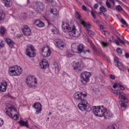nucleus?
I'll list each match as a JSON object with an SVG mask.
<instances>
[{"instance_id": "62", "label": "nucleus", "mask_w": 129, "mask_h": 129, "mask_svg": "<svg viewBox=\"0 0 129 129\" xmlns=\"http://www.w3.org/2000/svg\"><path fill=\"white\" fill-rule=\"evenodd\" d=\"M102 33H103V34H104V35H105V31L103 30V31H102Z\"/></svg>"}, {"instance_id": "12", "label": "nucleus", "mask_w": 129, "mask_h": 129, "mask_svg": "<svg viewBox=\"0 0 129 129\" xmlns=\"http://www.w3.org/2000/svg\"><path fill=\"white\" fill-rule=\"evenodd\" d=\"M61 28L63 32H64V33H69L72 29L70 25H69V22L67 21L62 22Z\"/></svg>"}, {"instance_id": "17", "label": "nucleus", "mask_w": 129, "mask_h": 129, "mask_svg": "<svg viewBox=\"0 0 129 129\" xmlns=\"http://www.w3.org/2000/svg\"><path fill=\"white\" fill-rule=\"evenodd\" d=\"M32 107H33V108H35V109L36 110V114H39V113H40L42 111V105L39 102L34 103L32 105Z\"/></svg>"}, {"instance_id": "59", "label": "nucleus", "mask_w": 129, "mask_h": 129, "mask_svg": "<svg viewBox=\"0 0 129 129\" xmlns=\"http://www.w3.org/2000/svg\"><path fill=\"white\" fill-rule=\"evenodd\" d=\"M47 3H49V4H52V3H54V0H46Z\"/></svg>"}, {"instance_id": "61", "label": "nucleus", "mask_w": 129, "mask_h": 129, "mask_svg": "<svg viewBox=\"0 0 129 129\" xmlns=\"http://www.w3.org/2000/svg\"><path fill=\"white\" fill-rule=\"evenodd\" d=\"M8 97H10V98H13V96H12V95H10V94H9V95H8Z\"/></svg>"}, {"instance_id": "36", "label": "nucleus", "mask_w": 129, "mask_h": 129, "mask_svg": "<svg viewBox=\"0 0 129 129\" xmlns=\"http://www.w3.org/2000/svg\"><path fill=\"white\" fill-rule=\"evenodd\" d=\"M5 33H6V28H5L3 26H1L0 28V34H1V35H5Z\"/></svg>"}, {"instance_id": "40", "label": "nucleus", "mask_w": 129, "mask_h": 129, "mask_svg": "<svg viewBox=\"0 0 129 129\" xmlns=\"http://www.w3.org/2000/svg\"><path fill=\"white\" fill-rule=\"evenodd\" d=\"M116 9L118 12L122 11V8H121V6H120V5L117 6L116 7Z\"/></svg>"}, {"instance_id": "22", "label": "nucleus", "mask_w": 129, "mask_h": 129, "mask_svg": "<svg viewBox=\"0 0 129 129\" xmlns=\"http://www.w3.org/2000/svg\"><path fill=\"white\" fill-rule=\"evenodd\" d=\"M6 42L9 45V48H14V46H15V42H14L13 40L9 38H6Z\"/></svg>"}, {"instance_id": "7", "label": "nucleus", "mask_w": 129, "mask_h": 129, "mask_svg": "<svg viewBox=\"0 0 129 129\" xmlns=\"http://www.w3.org/2000/svg\"><path fill=\"white\" fill-rule=\"evenodd\" d=\"M90 76H91V73L89 72L84 71L81 74L80 77L82 80L81 81L82 84L84 85L87 84L89 80H90Z\"/></svg>"}, {"instance_id": "54", "label": "nucleus", "mask_w": 129, "mask_h": 129, "mask_svg": "<svg viewBox=\"0 0 129 129\" xmlns=\"http://www.w3.org/2000/svg\"><path fill=\"white\" fill-rule=\"evenodd\" d=\"M4 124V120L2 118H0V126H2Z\"/></svg>"}, {"instance_id": "49", "label": "nucleus", "mask_w": 129, "mask_h": 129, "mask_svg": "<svg viewBox=\"0 0 129 129\" xmlns=\"http://www.w3.org/2000/svg\"><path fill=\"white\" fill-rule=\"evenodd\" d=\"M106 5L107 8H111V5L109 3V2L107 1L106 2Z\"/></svg>"}, {"instance_id": "52", "label": "nucleus", "mask_w": 129, "mask_h": 129, "mask_svg": "<svg viewBox=\"0 0 129 129\" xmlns=\"http://www.w3.org/2000/svg\"><path fill=\"white\" fill-rule=\"evenodd\" d=\"M106 129H115V127L113 125H110L108 126Z\"/></svg>"}, {"instance_id": "48", "label": "nucleus", "mask_w": 129, "mask_h": 129, "mask_svg": "<svg viewBox=\"0 0 129 129\" xmlns=\"http://www.w3.org/2000/svg\"><path fill=\"white\" fill-rule=\"evenodd\" d=\"M121 23H122V24L125 25V26H127V23H126V21H125V20H124V19H121Z\"/></svg>"}, {"instance_id": "57", "label": "nucleus", "mask_w": 129, "mask_h": 129, "mask_svg": "<svg viewBox=\"0 0 129 129\" xmlns=\"http://www.w3.org/2000/svg\"><path fill=\"white\" fill-rule=\"evenodd\" d=\"M109 77H110V78H111V79H113V80L115 79V77H114V76H113V75H110Z\"/></svg>"}, {"instance_id": "55", "label": "nucleus", "mask_w": 129, "mask_h": 129, "mask_svg": "<svg viewBox=\"0 0 129 129\" xmlns=\"http://www.w3.org/2000/svg\"><path fill=\"white\" fill-rule=\"evenodd\" d=\"M107 2H109V3H111V4H112L113 5H114L115 2L114 0H106Z\"/></svg>"}, {"instance_id": "32", "label": "nucleus", "mask_w": 129, "mask_h": 129, "mask_svg": "<svg viewBox=\"0 0 129 129\" xmlns=\"http://www.w3.org/2000/svg\"><path fill=\"white\" fill-rule=\"evenodd\" d=\"M75 18H76V19H78V20L80 21V23L83 21V20H82V19H81V16L80 15V14H79V13L76 12V14H75Z\"/></svg>"}, {"instance_id": "15", "label": "nucleus", "mask_w": 129, "mask_h": 129, "mask_svg": "<svg viewBox=\"0 0 129 129\" xmlns=\"http://www.w3.org/2000/svg\"><path fill=\"white\" fill-rule=\"evenodd\" d=\"M21 31L25 36H30L31 35V29L28 25H23L21 27Z\"/></svg>"}, {"instance_id": "60", "label": "nucleus", "mask_w": 129, "mask_h": 129, "mask_svg": "<svg viewBox=\"0 0 129 129\" xmlns=\"http://www.w3.org/2000/svg\"><path fill=\"white\" fill-rule=\"evenodd\" d=\"M117 86H118V85H117V84L116 83L113 85V88H114V89H115V88H116Z\"/></svg>"}, {"instance_id": "21", "label": "nucleus", "mask_w": 129, "mask_h": 129, "mask_svg": "<svg viewBox=\"0 0 129 129\" xmlns=\"http://www.w3.org/2000/svg\"><path fill=\"white\" fill-rule=\"evenodd\" d=\"M34 24L38 28H44L45 27V23L39 20H36Z\"/></svg>"}, {"instance_id": "1", "label": "nucleus", "mask_w": 129, "mask_h": 129, "mask_svg": "<svg viewBox=\"0 0 129 129\" xmlns=\"http://www.w3.org/2000/svg\"><path fill=\"white\" fill-rule=\"evenodd\" d=\"M6 113L9 117H11L15 120L19 118V116L17 114V109L14 108L12 105L7 104L5 108Z\"/></svg>"}, {"instance_id": "56", "label": "nucleus", "mask_w": 129, "mask_h": 129, "mask_svg": "<svg viewBox=\"0 0 129 129\" xmlns=\"http://www.w3.org/2000/svg\"><path fill=\"white\" fill-rule=\"evenodd\" d=\"M114 42L117 46H119V45H120L119 42L118 41V40H117V39H115Z\"/></svg>"}, {"instance_id": "50", "label": "nucleus", "mask_w": 129, "mask_h": 129, "mask_svg": "<svg viewBox=\"0 0 129 129\" xmlns=\"http://www.w3.org/2000/svg\"><path fill=\"white\" fill-rule=\"evenodd\" d=\"M118 40L119 41L120 43H121V44H122V45H124V41L123 40H122V39H120V38H118Z\"/></svg>"}, {"instance_id": "20", "label": "nucleus", "mask_w": 129, "mask_h": 129, "mask_svg": "<svg viewBox=\"0 0 129 129\" xmlns=\"http://www.w3.org/2000/svg\"><path fill=\"white\" fill-rule=\"evenodd\" d=\"M8 86V83L7 82L2 81L0 85L1 92H6L7 91V87Z\"/></svg>"}, {"instance_id": "51", "label": "nucleus", "mask_w": 129, "mask_h": 129, "mask_svg": "<svg viewBox=\"0 0 129 129\" xmlns=\"http://www.w3.org/2000/svg\"><path fill=\"white\" fill-rule=\"evenodd\" d=\"M98 7H99L98 4L96 3L94 5V9L95 10H97V9H98Z\"/></svg>"}, {"instance_id": "39", "label": "nucleus", "mask_w": 129, "mask_h": 129, "mask_svg": "<svg viewBox=\"0 0 129 129\" xmlns=\"http://www.w3.org/2000/svg\"><path fill=\"white\" fill-rule=\"evenodd\" d=\"M99 10L102 13H105V12H106V9L105 8H104V7H101L99 9Z\"/></svg>"}, {"instance_id": "13", "label": "nucleus", "mask_w": 129, "mask_h": 129, "mask_svg": "<svg viewBox=\"0 0 129 129\" xmlns=\"http://www.w3.org/2000/svg\"><path fill=\"white\" fill-rule=\"evenodd\" d=\"M77 51L78 53H84L85 54H90L91 53L90 50L84 47V45L82 44H79L78 46Z\"/></svg>"}, {"instance_id": "3", "label": "nucleus", "mask_w": 129, "mask_h": 129, "mask_svg": "<svg viewBox=\"0 0 129 129\" xmlns=\"http://www.w3.org/2000/svg\"><path fill=\"white\" fill-rule=\"evenodd\" d=\"M81 35V30L76 29V27L74 25L70 32L67 33L66 36L67 38L72 39L73 38H78Z\"/></svg>"}, {"instance_id": "43", "label": "nucleus", "mask_w": 129, "mask_h": 129, "mask_svg": "<svg viewBox=\"0 0 129 129\" xmlns=\"http://www.w3.org/2000/svg\"><path fill=\"white\" fill-rule=\"evenodd\" d=\"M117 87H118V88H120V89L122 91L124 90V89H125L124 86H123V85H120V84H118L117 86Z\"/></svg>"}, {"instance_id": "47", "label": "nucleus", "mask_w": 129, "mask_h": 129, "mask_svg": "<svg viewBox=\"0 0 129 129\" xmlns=\"http://www.w3.org/2000/svg\"><path fill=\"white\" fill-rule=\"evenodd\" d=\"M114 62L117 64V63L119 62V59L117 57H115L114 58Z\"/></svg>"}, {"instance_id": "10", "label": "nucleus", "mask_w": 129, "mask_h": 129, "mask_svg": "<svg viewBox=\"0 0 129 129\" xmlns=\"http://www.w3.org/2000/svg\"><path fill=\"white\" fill-rule=\"evenodd\" d=\"M74 99L75 102H80L82 100H85L84 98L87 96V94H83L81 92H77L74 94Z\"/></svg>"}, {"instance_id": "5", "label": "nucleus", "mask_w": 129, "mask_h": 129, "mask_svg": "<svg viewBox=\"0 0 129 129\" xmlns=\"http://www.w3.org/2000/svg\"><path fill=\"white\" fill-rule=\"evenodd\" d=\"M106 111V108L103 105L93 107V113L95 115L100 117L104 116Z\"/></svg>"}, {"instance_id": "6", "label": "nucleus", "mask_w": 129, "mask_h": 129, "mask_svg": "<svg viewBox=\"0 0 129 129\" xmlns=\"http://www.w3.org/2000/svg\"><path fill=\"white\" fill-rule=\"evenodd\" d=\"M29 8H30V9H33L36 12L41 14V13L44 11L45 6H44V4L42 3V2H36L32 3V4L29 6Z\"/></svg>"}, {"instance_id": "16", "label": "nucleus", "mask_w": 129, "mask_h": 129, "mask_svg": "<svg viewBox=\"0 0 129 129\" xmlns=\"http://www.w3.org/2000/svg\"><path fill=\"white\" fill-rule=\"evenodd\" d=\"M41 55L43 57H49L51 55V50L48 47H43Z\"/></svg>"}, {"instance_id": "30", "label": "nucleus", "mask_w": 129, "mask_h": 129, "mask_svg": "<svg viewBox=\"0 0 129 129\" xmlns=\"http://www.w3.org/2000/svg\"><path fill=\"white\" fill-rule=\"evenodd\" d=\"M18 122L23 126H26V127H28L29 126V122L28 121H26L25 120L21 119L20 121H19Z\"/></svg>"}, {"instance_id": "34", "label": "nucleus", "mask_w": 129, "mask_h": 129, "mask_svg": "<svg viewBox=\"0 0 129 129\" xmlns=\"http://www.w3.org/2000/svg\"><path fill=\"white\" fill-rule=\"evenodd\" d=\"M119 103L122 110H125L126 109V105L125 103L122 102H119Z\"/></svg>"}, {"instance_id": "41", "label": "nucleus", "mask_w": 129, "mask_h": 129, "mask_svg": "<svg viewBox=\"0 0 129 129\" xmlns=\"http://www.w3.org/2000/svg\"><path fill=\"white\" fill-rule=\"evenodd\" d=\"M57 68H58V64L56 62H54L52 67V69H54V70H56Z\"/></svg>"}, {"instance_id": "42", "label": "nucleus", "mask_w": 129, "mask_h": 129, "mask_svg": "<svg viewBox=\"0 0 129 129\" xmlns=\"http://www.w3.org/2000/svg\"><path fill=\"white\" fill-rule=\"evenodd\" d=\"M88 43H89L90 45L91 46L92 48L93 47V45H94V44H93V42H92V40H91L90 38H88Z\"/></svg>"}, {"instance_id": "11", "label": "nucleus", "mask_w": 129, "mask_h": 129, "mask_svg": "<svg viewBox=\"0 0 129 129\" xmlns=\"http://www.w3.org/2000/svg\"><path fill=\"white\" fill-rule=\"evenodd\" d=\"M111 92H113L114 94H115V95H119V99L120 100H123L126 103L128 102V99H127L124 96L121 95V93L119 90H113L112 89Z\"/></svg>"}, {"instance_id": "64", "label": "nucleus", "mask_w": 129, "mask_h": 129, "mask_svg": "<svg viewBox=\"0 0 129 129\" xmlns=\"http://www.w3.org/2000/svg\"><path fill=\"white\" fill-rule=\"evenodd\" d=\"M127 71L129 73V69H127Z\"/></svg>"}, {"instance_id": "2", "label": "nucleus", "mask_w": 129, "mask_h": 129, "mask_svg": "<svg viewBox=\"0 0 129 129\" xmlns=\"http://www.w3.org/2000/svg\"><path fill=\"white\" fill-rule=\"evenodd\" d=\"M23 73V68L19 66H13L9 69L10 76H19Z\"/></svg>"}, {"instance_id": "46", "label": "nucleus", "mask_w": 129, "mask_h": 129, "mask_svg": "<svg viewBox=\"0 0 129 129\" xmlns=\"http://www.w3.org/2000/svg\"><path fill=\"white\" fill-rule=\"evenodd\" d=\"M56 31H57V28L55 26H53L51 29V32L53 33V34H56Z\"/></svg>"}, {"instance_id": "26", "label": "nucleus", "mask_w": 129, "mask_h": 129, "mask_svg": "<svg viewBox=\"0 0 129 129\" xmlns=\"http://www.w3.org/2000/svg\"><path fill=\"white\" fill-rule=\"evenodd\" d=\"M103 116L105 119L108 118V117H111V116H112V113L107 110V109H106V111Z\"/></svg>"}, {"instance_id": "35", "label": "nucleus", "mask_w": 129, "mask_h": 129, "mask_svg": "<svg viewBox=\"0 0 129 129\" xmlns=\"http://www.w3.org/2000/svg\"><path fill=\"white\" fill-rule=\"evenodd\" d=\"M87 33H88V35L90 37H93V36H94V35H95V33H94V32H93L89 29H87Z\"/></svg>"}, {"instance_id": "23", "label": "nucleus", "mask_w": 129, "mask_h": 129, "mask_svg": "<svg viewBox=\"0 0 129 129\" xmlns=\"http://www.w3.org/2000/svg\"><path fill=\"white\" fill-rule=\"evenodd\" d=\"M2 3L4 4L6 8H11L12 7V1L11 0H1Z\"/></svg>"}, {"instance_id": "31", "label": "nucleus", "mask_w": 129, "mask_h": 129, "mask_svg": "<svg viewBox=\"0 0 129 129\" xmlns=\"http://www.w3.org/2000/svg\"><path fill=\"white\" fill-rule=\"evenodd\" d=\"M100 44L103 48H107L109 47V43L104 41H100Z\"/></svg>"}, {"instance_id": "4", "label": "nucleus", "mask_w": 129, "mask_h": 129, "mask_svg": "<svg viewBox=\"0 0 129 129\" xmlns=\"http://www.w3.org/2000/svg\"><path fill=\"white\" fill-rule=\"evenodd\" d=\"M78 107L81 111H83L84 112L91 111V106L88 104V102L86 100L81 101L78 104Z\"/></svg>"}, {"instance_id": "37", "label": "nucleus", "mask_w": 129, "mask_h": 129, "mask_svg": "<svg viewBox=\"0 0 129 129\" xmlns=\"http://www.w3.org/2000/svg\"><path fill=\"white\" fill-rule=\"evenodd\" d=\"M4 20H5V14L0 12V22L1 21H4Z\"/></svg>"}, {"instance_id": "25", "label": "nucleus", "mask_w": 129, "mask_h": 129, "mask_svg": "<svg viewBox=\"0 0 129 129\" xmlns=\"http://www.w3.org/2000/svg\"><path fill=\"white\" fill-rule=\"evenodd\" d=\"M74 53L75 52H73V50H68L66 53V57L68 58H71L74 56Z\"/></svg>"}, {"instance_id": "27", "label": "nucleus", "mask_w": 129, "mask_h": 129, "mask_svg": "<svg viewBox=\"0 0 129 129\" xmlns=\"http://www.w3.org/2000/svg\"><path fill=\"white\" fill-rule=\"evenodd\" d=\"M56 47L58 48H64L65 45H64V42L61 40H59L56 42Z\"/></svg>"}, {"instance_id": "19", "label": "nucleus", "mask_w": 129, "mask_h": 129, "mask_svg": "<svg viewBox=\"0 0 129 129\" xmlns=\"http://www.w3.org/2000/svg\"><path fill=\"white\" fill-rule=\"evenodd\" d=\"M73 68L74 70H78V71H81L83 69V64L81 62H76L73 64Z\"/></svg>"}, {"instance_id": "63", "label": "nucleus", "mask_w": 129, "mask_h": 129, "mask_svg": "<svg viewBox=\"0 0 129 129\" xmlns=\"http://www.w3.org/2000/svg\"><path fill=\"white\" fill-rule=\"evenodd\" d=\"M101 28H102V30H103V29H104L103 26H101Z\"/></svg>"}, {"instance_id": "45", "label": "nucleus", "mask_w": 129, "mask_h": 129, "mask_svg": "<svg viewBox=\"0 0 129 129\" xmlns=\"http://www.w3.org/2000/svg\"><path fill=\"white\" fill-rule=\"evenodd\" d=\"M116 52L118 54H119L120 55H121V54H122V51H121L120 48H117L116 49Z\"/></svg>"}, {"instance_id": "44", "label": "nucleus", "mask_w": 129, "mask_h": 129, "mask_svg": "<svg viewBox=\"0 0 129 129\" xmlns=\"http://www.w3.org/2000/svg\"><path fill=\"white\" fill-rule=\"evenodd\" d=\"M5 47V43H4V41L3 40L0 41V49H2V48H4Z\"/></svg>"}, {"instance_id": "28", "label": "nucleus", "mask_w": 129, "mask_h": 129, "mask_svg": "<svg viewBox=\"0 0 129 129\" xmlns=\"http://www.w3.org/2000/svg\"><path fill=\"white\" fill-rule=\"evenodd\" d=\"M71 48L72 51H73L75 53H78V52L77 51L78 45H77L76 43H74L72 44Z\"/></svg>"}, {"instance_id": "29", "label": "nucleus", "mask_w": 129, "mask_h": 129, "mask_svg": "<svg viewBox=\"0 0 129 129\" xmlns=\"http://www.w3.org/2000/svg\"><path fill=\"white\" fill-rule=\"evenodd\" d=\"M81 25H82L84 27H85V28L87 29V30H89L88 29H90V28H91V25H90V24L84 21H82L81 22Z\"/></svg>"}, {"instance_id": "14", "label": "nucleus", "mask_w": 129, "mask_h": 129, "mask_svg": "<svg viewBox=\"0 0 129 129\" xmlns=\"http://www.w3.org/2000/svg\"><path fill=\"white\" fill-rule=\"evenodd\" d=\"M92 48L94 54L98 56H100V57H104V54H103V52L101 48L97 47L94 44H93V47Z\"/></svg>"}, {"instance_id": "33", "label": "nucleus", "mask_w": 129, "mask_h": 129, "mask_svg": "<svg viewBox=\"0 0 129 129\" xmlns=\"http://www.w3.org/2000/svg\"><path fill=\"white\" fill-rule=\"evenodd\" d=\"M115 66L117 67L119 70H122V69H123V64H121L119 61L115 64Z\"/></svg>"}, {"instance_id": "53", "label": "nucleus", "mask_w": 129, "mask_h": 129, "mask_svg": "<svg viewBox=\"0 0 129 129\" xmlns=\"http://www.w3.org/2000/svg\"><path fill=\"white\" fill-rule=\"evenodd\" d=\"M82 9L83 10V11H84L85 12L87 10V9L86 8V6H85V5H83L82 6Z\"/></svg>"}, {"instance_id": "9", "label": "nucleus", "mask_w": 129, "mask_h": 129, "mask_svg": "<svg viewBox=\"0 0 129 129\" xmlns=\"http://www.w3.org/2000/svg\"><path fill=\"white\" fill-rule=\"evenodd\" d=\"M26 54L27 56H28V57L30 58H33L36 56V50L33 45L29 44L27 45L26 50Z\"/></svg>"}, {"instance_id": "8", "label": "nucleus", "mask_w": 129, "mask_h": 129, "mask_svg": "<svg viewBox=\"0 0 129 129\" xmlns=\"http://www.w3.org/2000/svg\"><path fill=\"white\" fill-rule=\"evenodd\" d=\"M26 83L29 87L32 88L36 87L37 85V78L34 76H28L26 78Z\"/></svg>"}, {"instance_id": "18", "label": "nucleus", "mask_w": 129, "mask_h": 129, "mask_svg": "<svg viewBox=\"0 0 129 129\" xmlns=\"http://www.w3.org/2000/svg\"><path fill=\"white\" fill-rule=\"evenodd\" d=\"M40 66L42 70H46L49 68V62L46 59L42 60L41 62H40Z\"/></svg>"}, {"instance_id": "38", "label": "nucleus", "mask_w": 129, "mask_h": 129, "mask_svg": "<svg viewBox=\"0 0 129 129\" xmlns=\"http://www.w3.org/2000/svg\"><path fill=\"white\" fill-rule=\"evenodd\" d=\"M94 13H96V11L95 10H94L93 11H91V14L92 15V16L94 19H96V16Z\"/></svg>"}, {"instance_id": "58", "label": "nucleus", "mask_w": 129, "mask_h": 129, "mask_svg": "<svg viewBox=\"0 0 129 129\" xmlns=\"http://www.w3.org/2000/svg\"><path fill=\"white\" fill-rule=\"evenodd\" d=\"M125 57L126 58V59H128V58H129V53H125Z\"/></svg>"}, {"instance_id": "24", "label": "nucleus", "mask_w": 129, "mask_h": 129, "mask_svg": "<svg viewBox=\"0 0 129 129\" xmlns=\"http://www.w3.org/2000/svg\"><path fill=\"white\" fill-rule=\"evenodd\" d=\"M50 13L53 15V16L55 18H57V16L59 15V12L57 10V9L53 8L50 11Z\"/></svg>"}]
</instances>
